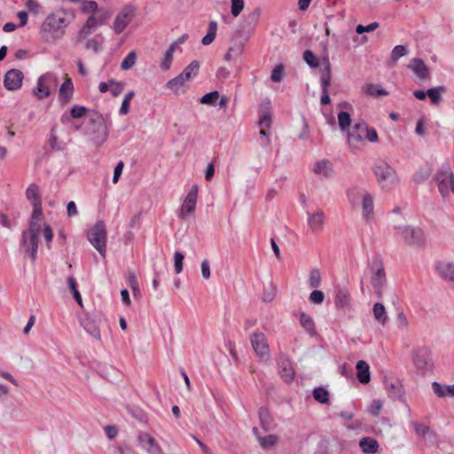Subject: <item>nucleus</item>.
I'll list each match as a JSON object with an SVG mask.
<instances>
[{"mask_svg": "<svg viewBox=\"0 0 454 454\" xmlns=\"http://www.w3.org/2000/svg\"><path fill=\"white\" fill-rule=\"evenodd\" d=\"M339 127L341 130H349L351 124L350 114L347 112H340L338 114Z\"/></svg>", "mask_w": 454, "mask_h": 454, "instance_id": "44", "label": "nucleus"}, {"mask_svg": "<svg viewBox=\"0 0 454 454\" xmlns=\"http://www.w3.org/2000/svg\"><path fill=\"white\" fill-rule=\"evenodd\" d=\"M308 224L314 233L320 231L324 226L325 215L323 210L319 209L313 214H308Z\"/></svg>", "mask_w": 454, "mask_h": 454, "instance_id": "23", "label": "nucleus"}, {"mask_svg": "<svg viewBox=\"0 0 454 454\" xmlns=\"http://www.w3.org/2000/svg\"><path fill=\"white\" fill-rule=\"evenodd\" d=\"M356 368L358 381L362 384L369 383L371 380L369 364L364 360H359L356 363Z\"/></svg>", "mask_w": 454, "mask_h": 454, "instance_id": "26", "label": "nucleus"}, {"mask_svg": "<svg viewBox=\"0 0 454 454\" xmlns=\"http://www.w3.org/2000/svg\"><path fill=\"white\" fill-rule=\"evenodd\" d=\"M174 52L169 51L168 50L165 52L164 59L160 63V67L162 70H168L171 67L172 59H173Z\"/></svg>", "mask_w": 454, "mask_h": 454, "instance_id": "62", "label": "nucleus"}, {"mask_svg": "<svg viewBox=\"0 0 454 454\" xmlns=\"http://www.w3.org/2000/svg\"><path fill=\"white\" fill-rule=\"evenodd\" d=\"M269 105L270 102L268 101L267 106ZM265 109L266 111L262 110V115L259 119L258 124L262 127L260 130L261 145L264 148H267L270 145V139L267 129H269L271 126V116L269 111V106H265Z\"/></svg>", "mask_w": 454, "mask_h": 454, "instance_id": "13", "label": "nucleus"}, {"mask_svg": "<svg viewBox=\"0 0 454 454\" xmlns=\"http://www.w3.org/2000/svg\"><path fill=\"white\" fill-rule=\"evenodd\" d=\"M90 122L94 124L92 140L96 146H100L108 137V127L106 119L101 114L94 113L90 115Z\"/></svg>", "mask_w": 454, "mask_h": 454, "instance_id": "10", "label": "nucleus"}, {"mask_svg": "<svg viewBox=\"0 0 454 454\" xmlns=\"http://www.w3.org/2000/svg\"><path fill=\"white\" fill-rule=\"evenodd\" d=\"M362 90L366 95L373 98L387 96L389 94V92L387 90L381 88L380 84L375 83H369L363 86Z\"/></svg>", "mask_w": 454, "mask_h": 454, "instance_id": "30", "label": "nucleus"}, {"mask_svg": "<svg viewBox=\"0 0 454 454\" xmlns=\"http://www.w3.org/2000/svg\"><path fill=\"white\" fill-rule=\"evenodd\" d=\"M135 96V92L133 90H130L129 91L123 100H122V103H121V108L119 110V113L121 115H125L129 113V103L131 101V99L133 98V97Z\"/></svg>", "mask_w": 454, "mask_h": 454, "instance_id": "51", "label": "nucleus"}, {"mask_svg": "<svg viewBox=\"0 0 454 454\" xmlns=\"http://www.w3.org/2000/svg\"><path fill=\"white\" fill-rule=\"evenodd\" d=\"M279 438L276 434H269L267 436H258V442L262 449H270L276 445Z\"/></svg>", "mask_w": 454, "mask_h": 454, "instance_id": "39", "label": "nucleus"}, {"mask_svg": "<svg viewBox=\"0 0 454 454\" xmlns=\"http://www.w3.org/2000/svg\"><path fill=\"white\" fill-rule=\"evenodd\" d=\"M26 197L32 206L42 205V199L39 193V187L35 184L28 185L26 191Z\"/></svg>", "mask_w": 454, "mask_h": 454, "instance_id": "32", "label": "nucleus"}, {"mask_svg": "<svg viewBox=\"0 0 454 454\" xmlns=\"http://www.w3.org/2000/svg\"><path fill=\"white\" fill-rule=\"evenodd\" d=\"M285 74V67L282 64L274 67L271 73V80L275 82H279L283 80Z\"/></svg>", "mask_w": 454, "mask_h": 454, "instance_id": "56", "label": "nucleus"}, {"mask_svg": "<svg viewBox=\"0 0 454 454\" xmlns=\"http://www.w3.org/2000/svg\"><path fill=\"white\" fill-rule=\"evenodd\" d=\"M430 175H431V172L428 169L419 170V171L416 172V174L414 175V178H413L414 182L417 184L423 183L424 181H426L429 178Z\"/></svg>", "mask_w": 454, "mask_h": 454, "instance_id": "63", "label": "nucleus"}, {"mask_svg": "<svg viewBox=\"0 0 454 454\" xmlns=\"http://www.w3.org/2000/svg\"><path fill=\"white\" fill-rule=\"evenodd\" d=\"M87 238L99 254L105 258L106 253V228L105 223L98 220L88 231Z\"/></svg>", "mask_w": 454, "mask_h": 454, "instance_id": "5", "label": "nucleus"}, {"mask_svg": "<svg viewBox=\"0 0 454 454\" xmlns=\"http://www.w3.org/2000/svg\"><path fill=\"white\" fill-rule=\"evenodd\" d=\"M300 323L301 326L310 334H316L315 324L311 317L305 313H301L300 315Z\"/></svg>", "mask_w": 454, "mask_h": 454, "instance_id": "38", "label": "nucleus"}, {"mask_svg": "<svg viewBox=\"0 0 454 454\" xmlns=\"http://www.w3.org/2000/svg\"><path fill=\"white\" fill-rule=\"evenodd\" d=\"M379 26L380 25H379L378 22H372V23H370L367 26L358 25L356 27V31L357 34L361 35V34H363L364 32L374 31L375 29H377L379 27Z\"/></svg>", "mask_w": 454, "mask_h": 454, "instance_id": "61", "label": "nucleus"}, {"mask_svg": "<svg viewBox=\"0 0 454 454\" xmlns=\"http://www.w3.org/2000/svg\"><path fill=\"white\" fill-rule=\"evenodd\" d=\"M185 82L184 78L181 74H178L166 83V88L178 95L184 92V86Z\"/></svg>", "mask_w": 454, "mask_h": 454, "instance_id": "31", "label": "nucleus"}, {"mask_svg": "<svg viewBox=\"0 0 454 454\" xmlns=\"http://www.w3.org/2000/svg\"><path fill=\"white\" fill-rule=\"evenodd\" d=\"M313 171L317 175H323L325 177L330 176L331 168L327 160H322L315 163Z\"/></svg>", "mask_w": 454, "mask_h": 454, "instance_id": "36", "label": "nucleus"}, {"mask_svg": "<svg viewBox=\"0 0 454 454\" xmlns=\"http://www.w3.org/2000/svg\"><path fill=\"white\" fill-rule=\"evenodd\" d=\"M244 8V1L243 0H231V13L234 17H237L240 14Z\"/></svg>", "mask_w": 454, "mask_h": 454, "instance_id": "60", "label": "nucleus"}, {"mask_svg": "<svg viewBox=\"0 0 454 454\" xmlns=\"http://www.w3.org/2000/svg\"><path fill=\"white\" fill-rule=\"evenodd\" d=\"M348 199L353 207L361 205L363 219L370 223L374 219L373 196L362 188H351L348 191Z\"/></svg>", "mask_w": 454, "mask_h": 454, "instance_id": "2", "label": "nucleus"}, {"mask_svg": "<svg viewBox=\"0 0 454 454\" xmlns=\"http://www.w3.org/2000/svg\"><path fill=\"white\" fill-rule=\"evenodd\" d=\"M86 112L87 108L85 106L74 105L70 110V114L74 119H78L84 116Z\"/></svg>", "mask_w": 454, "mask_h": 454, "instance_id": "58", "label": "nucleus"}, {"mask_svg": "<svg viewBox=\"0 0 454 454\" xmlns=\"http://www.w3.org/2000/svg\"><path fill=\"white\" fill-rule=\"evenodd\" d=\"M279 374L283 380L286 383L293 381L294 378V370L291 361L284 356H281L278 362Z\"/></svg>", "mask_w": 454, "mask_h": 454, "instance_id": "20", "label": "nucleus"}, {"mask_svg": "<svg viewBox=\"0 0 454 454\" xmlns=\"http://www.w3.org/2000/svg\"><path fill=\"white\" fill-rule=\"evenodd\" d=\"M395 324L396 328L402 332L407 331L409 328V320L406 315L402 311L397 314Z\"/></svg>", "mask_w": 454, "mask_h": 454, "instance_id": "48", "label": "nucleus"}, {"mask_svg": "<svg viewBox=\"0 0 454 454\" xmlns=\"http://www.w3.org/2000/svg\"><path fill=\"white\" fill-rule=\"evenodd\" d=\"M217 31V23L215 21H210L208 25V30L207 35L202 38L201 43L203 45H209L215 38Z\"/></svg>", "mask_w": 454, "mask_h": 454, "instance_id": "41", "label": "nucleus"}, {"mask_svg": "<svg viewBox=\"0 0 454 454\" xmlns=\"http://www.w3.org/2000/svg\"><path fill=\"white\" fill-rule=\"evenodd\" d=\"M103 37L101 35H97L92 39H90L85 43L86 49H91L95 53L102 49Z\"/></svg>", "mask_w": 454, "mask_h": 454, "instance_id": "42", "label": "nucleus"}, {"mask_svg": "<svg viewBox=\"0 0 454 454\" xmlns=\"http://www.w3.org/2000/svg\"><path fill=\"white\" fill-rule=\"evenodd\" d=\"M446 91L444 86H437L427 90V96L430 98L434 105H438L441 102V94Z\"/></svg>", "mask_w": 454, "mask_h": 454, "instance_id": "40", "label": "nucleus"}, {"mask_svg": "<svg viewBox=\"0 0 454 454\" xmlns=\"http://www.w3.org/2000/svg\"><path fill=\"white\" fill-rule=\"evenodd\" d=\"M387 391L389 397L393 399L400 398L403 394V387L398 382L390 383L389 385H387Z\"/></svg>", "mask_w": 454, "mask_h": 454, "instance_id": "43", "label": "nucleus"}, {"mask_svg": "<svg viewBox=\"0 0 454 454\" xmlns=\"http://www.w3.org/2000/svg\"><path fill=\"white\" fill-rule=\"evenodd\" d=\"M74 92V85L71 79H67L60 86L59 97L63 104H67L72 98Z\"/></svg>", "mask_w": 454, "mask_h": 454, "instance_id": "27", "label": "nucleus"}, {"mask_svg": "<svg viewBox=\"0 0 454 454\" xmlns=\"http://www.w3.org/2000/svg\"><path fill=\"white\" fill-rule=\"evenodd\" d=\"M373 316L374 318L382 325H384L387 321V316L385 309V307L382 303L376 302L373 305Z\"/></svg>", "mask_w": 454, "mask_h": 454, "instance_id": "35", "label": "nucleus"}, {"mask_svg": "<svg viewBox=\"0 0 454 454\" xmlns=\"http://www.w3.org/2000/svg\"><path fill=\"white\" fill-rule=\"evenodd\" d=\"M38 241L39 236L22 232L21 247L32 261H35L37 255Z\"/></svg>", "mask_w": 454, "mask_h": 454, "instance_id": "14", "label": "nucleus"}, {"mask_svg": "<svg viewBox=\"0 0 454 454\" xmlns=\"http://www.w3.org/2000/svg\"><path fill=\"white\" fill-rule=\"evenodd\" d=\"M334 302L337 308L344 309L349 303V294L346 288H340L336 291Z\"/></svg>", "mask_w": 454, "mask_h": 454, "instance_id": "34", "label": "nucleus"}, {"mask_svg": "<svg viewBox=\"0 0 454 454\" xmlns=\"http://www.w3.org/2000/svg\"><path fill=\"white\" fill-rule=\"evenodd\" d=\"M395 230L403 237L405 243L410 246L420 247L425 243L426 237L420 228L395 224Z\"/></svg>", "mask_w": 454, "mask_h": 454, "instance_id": "6", "label": "nucleus"}, {"mask_svg": "<svg viewBox=\"0 0 454 454\" xmlns=\"http://www.w3.org/2000/svg\"><path fill=\"white\" fill-rule=\"evenodd\" d=\"M250 341L253 349L259 356L261 360H269L270 358V348L267 342V339L263 333L254 332L251 334Z\"/></svg>", "mask_w": 454, "mask_h": 454, "instance_id": "12", "label": "nucleus"}, {"mask_svg": "<svg viewBox=\"0 0 454 454\" xmlns=\"http://www.w3.org/2000/svg\"><path fill=\"white\" fill-rule=\"evenodd\" d=\"M359 446L363 452L366 454H372L377 452L379 444L378 442L371 437H364L359 442Z\"/></svg>", "mask_w": 454, "mask_h": 454, "instance_id": "33", "label": "nucleus"}, {"mask_svg": "<svg viewBox=\"0 0 454 454\" xmlns=\"http://www.w3.org/2000/svg\"><path fill=\"white\" fill-rule=\"evenodd\" d=\"M325 298V294L322 291L314 290L309 294V300L316 304H320L323 302Z\"/></svg>", "mask_w": 454, "mask_h": 454, "instance_id": "64", "label": "nucleus"}, {"mask_svg": "<svg viewBox=\"0 0 454 454\" xmlns=\"http://www.w3.org/2000/svg\"><path fill=\"white\" fill-rule=\"evenodd\" d=\"M373 172L382 188H389L396 181L395 169L385 161L377 162Z\"/></svg>", "mask_w": 454, "mask_h": 454, "instance_id": "9", "label": "nucleus"}, {"mask_svg": "<svg viewBox=\"0 0 454 454\" xmlns=\"http://www.w3.org/2000/svg\"><path fill=\"white\" fill-rule=\"evenodd\" d=\"M219 97L220 94L217 90L211 91L202 96L200 99V102L203 105L215 106L216 100L219 98Z\"/></svg>", "mask_w": 454, "mask_h": 454, "instance_id": "47", "label": "nucleus"}, {"mask_svg": "<svg viewBox=\"0 0 454 454\" xmlns=\"http://www.w3.org/2000/svg\"><path fill=\"white\" fill-rule=\"evenodd\" d=\"M137 55L135 51H130L121 61V67L123 70H128L131 68L136 62Z\"/></svg>", "mask_w": 454, "mask_h": 454, "instance_id": "55", "label": "nucleus"}, {"mask_svg": "<svg viewBox=\"0 0 454 454\" xmlns=\"http://www.w3.org/2000/svg\"><path fill=\"white\" fill-rule=\"evenodd\" d=\"M411 357L416 373L425 376L434 368V359L431 349L427 346L417 347L411 349Z\"/></svg>", "mask_w": 454, "mask_h": 454, "instance_id": "3", "label": "nucleus"}, {"mask_svg": "<svg viewBox=\"0 0 454 454\" xmlns=\"http://www.w3.org/2000/svg\"><path fill=\"white\" fill-rule=\"evenodd\" d=\"M24 75L19 69H11L4 75V84L8 90H16L22 85Z\"/></svg>", "mask_w": 454, "mask_h": 454, "instance_id": "18", "label": "nucleus"}, {"mask_svg": "<svg viewBox=\"0 0 454 454\" xmlns=\"http://www.w3.org/2000/svg\"><path fill=\"white\" fill-rule=\"evenodd\" d=\"M200 62L198 60L192 61L180 74L185 81H189L192 76H195L200 69Z\"/></svg>", "mask_w": 454, "mask_h": 454, "instance_id": "37", "label": "nucleus"}, {"mask_svg": "<svg viewBox=\"0 0 454 454\" xmlns=\"http://www.w3.org/2000/svg\"><path fill=\"white\" fill-rule=\"evenodd\" d=\"M435 269L442 278L454 283V262H438Z\"/></svg>", "mask_w": 454, "mask_h": 454, "instance_id": "22", "label": "nucleus"}, {"mask_svg": "<svg viewBox=\"0 0 454 454\" xmlns=\"http://www.w3.org/2000/svg\"><path fill=\"white\" fill-rule=\"evenodd\" d=\"M135 15V7L131 4L125 5L114 19L113 28L115 34H121L131 22Z\"/></svg>", "mask_w": 454, "mask_h": 454, "instance_id": "11", "label": "nucleus"}, {"mask_svg": "<svg viewBox=\"0 0 454 454\" xmlns=\"http://www.w3.org/2000/svg\"><path fill=\"white\" fill-rule=\"evenodd\" d=\"M438 189L443 198L451 192L454 194V174L448 164L443 165L435 175Z\"/></svg>", "mask_w": 454, "mask_h": 454, "instance_id": "7", "label": "nucleus"}, {"mask_svg": "<svg viewBox=\"0 0 454 454\" xmlns=\"http://www.w3.org/2000/svg\"><path fill=\"white\" fill-rule=\"evenodd\" d=\"M112 12L107 8H100L98 12L87 19V27H93L95 29L106 23L111 18Z\"/></svg>", "mask_w": 454, "mask_h": 454, "instance_id": "19", "label": "nucleus"}, {"mask_svg": "<svg viewBox=\"0 0 454 454\" xmlns=\"http://www.w3.org/2000/svg\"><path fill=\"white\" fill-rule=\"evenodd\" d=\"M320 82L322 91H329L332 82L331 64L328 58L323 59V68L320 70Z\"/></svg>", "mask_w": 454, "mask_h": 454, "instance_id": "21", "label": "nucleus"}, {"mask_svg": "<svg viewBox=\"0 0 454 454\" xmlns=\"http://www.w3.org/2000/svg\"><path fill=\"white\" fill-rule=\"evenodd\" d=\"M67 285L70 288V290L72 291V294L74 295V298L75 299V301H77V303L82 307V297H81V294L79 293V291L77 290L76 288V280L74 277H69L67 278Z\"/></svg>", "mask_w": 454, "mask_h": 454, "instance_id": "50", "label": "nucleus"}, {"mask_svg": "<svg viewBox=\"0 0 454 454\" xmlns=\"http://www.w3.org/2000/svg\"><path fill=\"white\" fill-rule=\"evenodd\" d=\"M58 77L51 74L46 73L41 75L37 80L36 87L34 89V95L38 99H43L51 95L52 90L58 86Z\"/></svg>", "mask_w": 454, "mask_h": 454, "instance_id": "8", "label": "nucleus"}, {"mask_svg": "<svg viewBox=\"0 0 454 454\" xmlns=\"http://www.w3.org/2000/svg\"><path fill=\"white\" fill-rule=\"evenodd\" d=\"M432 388L434 393L438 397H453L454 396V384L453 385H442L439 382H433Z\"/></svg>", "mask_w": 454, "mask_h": 454, "instance_id": "28", "label": "nucleus"}, {"mask_svg": "<svg viewBox=\"0 0 454 454\" xmlns=\"http://www.w3.org/2000/svg\"><path fill=\"white\" fill-rule=\"evenodd\" d=\"M309 283L310 287L317 288L321 285V274L318 269H313L309 272Z\"/></svg>", "mask_w": 454, "mask_h": 454, "instance_id": "49", "label": "nucleus"}, {"mask_svg": "<svg viewBox=\"0 0 454 454\" xmlns=\"http://www.w3.org/2000/svg\"><path fill=\"white\" fill-rule=\"evenodd\" d=\"M100 8H98V3L96 1H85L81 6V11L83 13H92L95 14L98 12Z\"/></svg>", "mask_w": 454, "mask_h": 454, "instance_id": "52", "label": "nucleus"}, {"mask_svg": "<svg viewBox=\"0 0 454 454\" xmlns=\"http://www.w3.org/2000/svg\"><path fill=\"white\" fill-rule=\"evenodd\" d=\"M258 416L261 422V427L265 432L273 430L272 418L270 411L265 407H261L258 411Z\"/></svg>", "mask_w": 454, "mask_h": 454, "instance_id": "29", "label": "nucleus"}, {"mask_svg": "<svg viewBox=\"0 0 454 454\" xmlns=\"http://www.w3.org/2000/svg\"><path fill=\"white\" fill-rule=\"evenodd\" d=\"M198 198V186L193 185L186 195L179 212L180 218H185L187 215L194 212Z\"/></svg>", "mask_w": 454, "mask_h": 454, "instance_id": "15", "label": "nucleus"}, {"mask_svg": "<svg viewBox=\"0 0 454 454\" xmlns=\"http://www.w3.org/2000/svg\"><path fill=\"white\" fill-rule=\"evenodd\" d=\"M370 269L372 271L371 284L377 297L380 299L387 284V278L383 262L380 256H374L372 258Z\"/></svg>", "mask_w": 454, "mask_h": 454, "instance_id": "4", "label": "nucleus"}, {"mask_svg": "<svg viewBox=\"0 0 454 454\" xmlns=\"http://www.w3.org/2000/svg\"><path fill=\"white\" fill-rule=\"evenodd\" d=\"M128 281H129V286L133 292V294L136 296L137 294H139L140 291H139L137 279L136 278V275L133 272L129 273Z\"/></svg>", "mask_w": 454, "mask_h": 454, "instance_id": "59", "label": "nucleus"}, {"mask_svg": "<svg viewBox=\"0 0 454 454\" xmlns=\"http://www.w3.org/2000/svg\"><path fill=\"white\" fill-rule=\"evenodd\" d=\"M66 11L59 9L50 13L40 27V34L46 43H54L66 34L69 22L66 20Z\"/></svg>", "mask_w": 454, "mask_h": 454, "instance_id": "1", "label": "nucleus"}, {"mask_svg": "<svg viewBox=\"0 0 454 454\" xmlns=\"http://www.w3.org/2000/svg\"><path fill=\"white\" fill-rule=\"evenodd\" d=\"M243 52V45L239 44L230 47L227 53L224 56L225 60L231 61L234 58L239 57Z\"/></svg>", "mask_w": 454, "mask_h": 454, "instance_id": "53", "label": "nucleus"}, {"mask_svg": "<svg viewBox=\"0 0 454 454\" xmlns=\"http://www.w3.org/2000/svg\"><path fill=\"white\" fill-rule=\"evenodd\" d=\"M303 59L310 67L315 68L319 66V62L316 55L310 50H306L303 52Z\"/></svg>", "mask_w": 454, "mask_h": 454, "instance_id": "54", "label": "nucleus"}, {"mask_svg": "<svg viewBox=\"0 0 454 454\" xmlns=\"http://www.w3.org/2000/svg\"><path fill=\"white\" fill-rule=\"evenodd\" d=\"M409 51L404 45H396L391 51L390 61L395 63L400 58L406 56Z\"/></svg>", "mask_w": 454, "mask_h": 454, "instance_id": "45", "label": "nucleus"}, {"mask_svg": "<svg viewBox=\"0 0 454 454\" xmlns=\"http://www.w3.org/2000/svg\"><path fill=\"white\" fill-rule=\"evenodd\" d=\"M83 329L97 340H100V330L96 320L86 316L81 320Z\"/></svg>", "mask_w": 454, "mask_h": 454, "instance_id": "24", "label": "nucleus"}, {"mask_svg": "<svg viewBox=\"0 0 454 454\" xmlns=\"http://www.w3.org/2000/svg\"><path fill=\"white\" fill-rule=\"evenodd\" d=\"M139 445L146 450L148 454H163L160 446L158 444L156 440L151 436L148 433L141 432L137 436Z\"/></svg>", "mask_w": 454, "mask_h": 454, "instance_id": "16", "label": "nucleus"}, {"mask_svg": "<svg viewBox=\"0 0 454 454\" xmlns=\"http://www.w3.org/2000/svg\"><path fill=\"white\" fill-rule=\"evenodd\" d=\"M313 397L320 403H326L329 401V392L324 387H317L313 390Z\"/></svg>", "mask_w": 454, "mask_h": 454, "instance_id": "46", "label": "nucleus"}, {"mask_svg": "<svg viewBox=\"0 0 454 454\" xmlns=\"http://www.w3.org/2000/svg\"><path fill=\"white\" fill-rule=\"evenodd\" d=\"M184 255L181 252H176L174 254V267L176 274H179L183 270V262Z\"/></svg>", "mask_w": 454, "mask_h": 454, "instance_id": "57", "label": "nucleus"}, {"mask_svg": "<svg viewBox=\"0 0 454 454\" xmlns=\"http://www.w3.org/2000/svg\"><path fill=\"white\" fill-rule=\"evenodd\" d=\"M367 124L364 121L356 123L348 132V141L351 146H357L362 144L365 138Z\"/></svg>", "mask_w": 454, "mask_h": 454, "instance_id": "17", "label": "nucleus"}, {"mask_svg": "<svg viewBox=\"0 0 454 454\" xmlns=\"http://www.w3.org/2000/svg\"><path fill=\"white\" fill-rule=\"evenodd\" d=\"M420 79L429 76V68L421 59H413L408 66Z\"/></svg>", "mask_w": 454, "mask_h": 454, "instance_id": "25", "label": "nucleus"}]
</instances>
